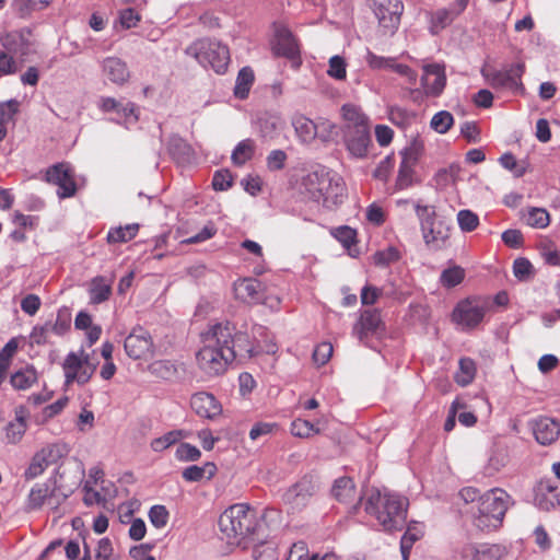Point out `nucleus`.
<instances>
[{
    "label": "nucleus",
    "instance_id": "obj_1",
    "mask_svg": "<svg viewBox=\"0 0 560 560\" xmlns=\"http://www.w3.org/2000/svg\"><path fill=\"white\" fill-rule=\"evenodd\" d=\"M202 347L196 353L199 370L209 377L223 374L235 360L255 355L246 325L240 329L231 322L217 323L201 335Z\"/></svg>",
    "mask_w": 560,
    "mask_h": 560
},
{
    "label": "nucleus",
    "instance_id": "obj_2",
    "mask_svg": "<svg viewBox=\"0 0 560 560\" xmlns=\"http://www.w3.org/2000/svg\"><path fill=\"white\" fill-rule=\"evenodd\" d=\"M408 499L386 488H371L365 493L364 511L385 532L401 530L407 521Z\"/></svg>",
    "mask_w": 560,
    "mask_h": 560
},
{
    "label": "nucleus",
    "instance_id": "obj_3",
    "mask_svg": "<svg viewBox=\"0 0 560 560\" xmlns=\"http://www.w3.org/2000/svg\"><path fill=\"white\" fill-rule=\"evenodd\" d=\"M513 504L511 495L501 488L486 491L479 498V504L471 505L472 525L481 532H491L502 525L505 513Z\"/></svg>",
    "mask_w": 560,
    "mask_h": 560
},
{
    "label": "nucleus",
    "instance_id": "obj_4",
    "mask_svg": "<svg viewBox=\"0 0 560 560\" xmlns=\"http://www.w3.org/2000/svg\"><path fill=\"white\" fill-rule=\"evenodd\" d=\"M259 522L254 509L245 503L228 508L219 517L220 530L226 536L230 544L246 547V539L255 535Z\"/></svg>",
    "mask_w": 560,
    "mask_h": 560
},
{
    "label": "nucleus",
    "instance_id": "obj_5",
    "mask_svg": "<svg viewBox=\"0 0 560 560\" xmlns=\"http://www.w3.org/2000/svg\"><path fill=\"white\" fill-rule=\"evenodd\" d=\"M304 186L312 200L328 209L342 201L346 190L341 177L325 167L310 173Z\"/></svg>",
    "mask_w": 560,
    "mask_h": 560
},
{
    "label": "nucleus",
    "instance_id": "obj_6",
    "mask_svg": "<svg viewBox=\"0 0 560 560\" xmlns=\"http://www.w3.org/2000/svg\"><path fill=\"white\" fill-rule=\"evenodd\" d=\"M185 52L195 58L202 67H210L220 74L225 72L230 61L228 46L211 38L197 39L186 48Z\"/></svg>",
    "mask_w": 560,
    "mask_h": 560
},
{
    "label": "nucleus",
    "instance_id": "obj_7",
    "mask_svg": "<svg viewBox=\"0 0 560 560\" xmlns=\"http://www.w3.org/2000/svg\"><path fill=\"white\" fill-rule=\"evenodd\" d=\"M419 219L420 230L425 245L432 250H440L446 246L450 238V228L438 221L434 206L415 205Z\"/></svg>",
    "mask_w": 560,
    "mask_h": 560
},
{
    "label": "nucleus",
    "instance_id": "obj_8",
    "mask_svg": "<svg viewBox=\"0 0 560 560\" xmlns=\"http://www.w3.org/2000/svg\"><path fill=\"white\" fill-rule=\"evenodd\" d=\"M423 153V142L413 139L401 152V162L396 179V187L399 190L406 189L416 182L415 168Z\"/></svg>",
    "mask_w": 560,
    "mask_h": 560
},
{
    "label": "nucleus",
    "instance_id": "obj_9",
    "mask_svg": "<svg viewBox=\"0 0 560 560\" xmlns=\"http://www.w3.org/2000/svg\"><path fill=\"white\" fill-rule=\"evenodd\" d=\"M70 311L68 308H60L54 322L47 320L43 325L33 327L30 335L31 342L37 346L51 343V336H63L70 329Z\"/></svg>",
    "mask_w": 560,
    "mask_h": 560
},
{
    "label": "nucleus",
    "instance_id": "obj_10",
    "mask_svg": "<svg viewBox=\"0 0 560 560\" xmlns=\"http://www.w3.org/2000/svg\"><path fill=\"white\" fill-rule=\"evenodd\" d=\"M45 180L58 187L59 199L71 198L77 194L75 173L69 163L61 162L49 166L45 173Z\"/></svg>",
    "mask_w": 560,
    "mask_h": 560
},
{
    "label": "nucleus",
    "instance_id": "obj_11",
    "mask_svg": "<svg viewBox=\"0 0 560 560\" xmlns=\"http://www.w3.org/2000/svg\"><path fill=\"white\" fill-rule=\"evenodd\" d=\"M524 71L525 65L523 62H516L502 70L483 67L481 69V75L494 89L517 91L523 89L521 78Z\"/></svg>",
    "mask_w": 560,
    "mask_h": 560
},
{
    "label": "nucleus",
    "instance_id": "obj_12",
    "mask_svg": "<svg viewBox=\"0 0 560 560\" xmlns=\"http://www.w3.org/2000/svg\"><path fill=\"white\" fill-rule=\"evenodd\" d=\"M487 304L478 298H468L459 301L453 313L452 320L462 329H472L483 319Z\"/></svg>",
    "mask_w": 560,
    "mask_h": 560
},
{
    "label": "nucleus",
    "instance_id": "obj_13",
    "mask_svg": "<svg viewBox=\"0 0 560 560\" xmlns=\"http://www.w3.org/2000/svg\"><path fill=\"white\" fill-rule=\"evenodd\" d=\"M62 369L67 384L72 382L85 384L95 371V366L89 361V354H85L83 350L80 351V354L75 352L68 353Z\"/></svg>",
    "mask_w": 560,
    "mask_h": 560
},
{
    "label": "nucleus",
    "instance_id": "obj_14",
    "mask_svg": "<svg viewBox=\"0 0 560 560\" xmlns=\"http://www.w3.org/2000/svg\"><path fill=\"white\" fill-rule=\"evenodd\" d=\"M402 11L400 0H380L375 3L374 13L385 34L392 35L397 31Z\"/></svg>",
    "mask_w": 560,
    "mask_h": 560
},
{
    "label": "nucleus",
    "instance_id": "obj_15",
    "mask_svg": "<svg viewBox=\"0 0 560 560\" xmlns=\"http://www.w3.org/2000/svg\"><path fill=\"white\" fill-rule=\"evenodd\" d=\"M315 492L316 485L311 477L305 476L284 492L283 501L292 511H300L308 504Z\"/></svg>",
    "mask_w": 560,
    "mask_h": 560
},
{
    "label": "nucleus",
    "instance_id": "obj_16",
    "mask_svg": "<svg viewBox=\"0 0 560 560\" xmlns=\"http://www.w3.org/2000/svg\"><path fill=\"white\" fill-rule=\"evenodd\" d=\"M98 108L104 113H116L118 116L117 122H121L126 127L139 120L138 107L132 102L122 103L114 97H101Z\"/></svg>",
    "mask_w": 560,
    "mask_h": 560
},
{
    "label": "nucleus",
    "instance_id": "obj_17",
    "mask_svg": "<svg viewBox=\"0 0 560 560\" xmlns=\"http://www.w3.org/2000/svg\"><path fill=\"white\" fill-rule=\"evenodd\" d=\"M125 351L131 359H144L152 353L153 342L143 328H135L125 339Z\"/></svg>",
    "mask_w": 560,
    "mask_h": 560
},
{
    "label": "nucleus",
    "instance_id": "obj_18",
    "mask_svg": "<svg viewBox=\"0 0 560 560\" xmlns=\"http://www.w3.org/2000/svg\"><path fill=\"white\" fill-rule=\"evenodd\" d=\"M273 51L277 56L288 58L292 67L298 69L301 65L300 48L292 33L287 28L277 31Z\"/></svg>",
    "mask_w": 560,
    "mask_h": 560
},
{
    "label": "nucleus",
    "instance_id": "obj_19",
    "mask_svg": "<svg viewBox=\"0 0 560 560\" xmlns=\"http://www.w3.org/2000/svg\"><path fill=\"white\" fill-rule=\"evenodd\" d=\"M103 75L113 84L121 86L130 79V70L126 61L116 56H108L100 61Z\"/></svg>",
    "mask_w": 560,
    "mask_h": 560
},
{
    "label": "nucleus",
    "instance_id": "obj_20",
    "mask_svg": "<svg viewBox=\"0 0 560 560\" xmlns=\"http://www.w3.org/2000/svg\"><path fill=\"white\" fill-rule=\"evenodd\" d=\"M421 84L425 95L439 96L446 84L444 67L438 63L424 66Z\"/></svg>",
    "mask_w": 560,
    "mask_h": 560
},
{
    "label": "nucleus",
    "instance_id": "obj_21",
    "mask_svg": "<svg viewBox=\"0 0 560 560\" xmlns=\"http://www.w3.org/2000/svg\"><path fill=\"white\" fill-rule=\"evenodd\" d=\"M381 331H383V323L380 313L376 310H366L361 313L352 334L364 342L368 337L378 335Z\"/></svg>",
    "mask_w": 560,
    "mask_h": 560
},
{
    "label": "nucleus",
    "instance_id": "obj_22",
    "mask_svg": "<svg viewBox=\"0 0 560 560\" xmlns=\"http://www.w3.org/2000/svg\"><path fill=\"white\" fill-rule=\"evenodd\" d=\"M345 143L352 156L358 159L364 158L371 143L370 127L346 130Z\"/></svg>",
    "mask_w": 560,
    "mask_h": 560
},
{
    "label": "nucleus",
    "instance_id": "obj_23",
    "mask_svg": "<svg viewBox=\"0 0 560 560\" xmlns=\"http://www.w3.org/2000/svg\"><path fill=\"white\" fill-rule=\"evenodd\" d=\"M191 409L206 419H213L222 412V407L215 397L207 392H199L190 398Z\"/></svg>",
    "mask_w": 560,
    "mask_h": 560
},
{
    "label": "nucleus",
    "instance_id": "obj_24",
    "mask_svg": "<svg viewBox=\"0 0 560 560\" xmlns=\"http://www.w3.org/2000/svg\"><path fill=\"white\" fill-rule=\"evenodd\" d=\"M235 298L247 304H258L261 302V283L252 278H245L234 283Z\"/></svg>",
    "mask_w": 560,
    "mask_h": 560
},
{
    "label": "nucleus",
    "instance_id": "obj_25",
    "mask_svg": "<svg viewBox=\"0 0 560 560\" xmlns=\"http://www.w3.org/2000/svg\"><path fill=\"white\" fill-rule=\"evenodd\" d=\"M533 432L539 444L549 445L558 439L560 434V424L555 419L540 417L535 420Z\"/></svg>",
    "mask_w": 560,
    "mask_h": 560
},
{
    "label": "nucleus",
    "instance_id": "obj_26",
    "mask_svg": "<svg viewBox=\"0 0 560 560\" xmlns=\"http://www.w3.org/2000/svg\"><path fill=\"white\" fill-rule=\"evenodd\" d=\"M27 415L24 408L20 407L15 410V418L5 427V441L9 444H18L24 436L27 423Z\"/></svg>",
    "mask_w": 560,
    "mask_h": 560
},
{
    "label": "nucleus",
    "instance_id": "obj_27",
    "mask_svg": "<svg viewBox=\"0 0 560 560\" xmlns=\"http://www.w3.org/2000/svg\"><path fill=\"white\" fill-rule=\"evenodd\" d=\"M535 505L542 511H550L560 504L558 489L549 483H540L535 491Z\"/></svg>",
    "mask_w": 560,
    "mask_h": 560
},
{
    "label": "nucleus",
    "instance_id": "obj_28",
    "mask_svg": "<svg viewBox=\"0 0 560 560\" xmlns=\"http://www.w3.org/2000/svg\"><path fill=\"white\" fill-rule=\"evenodd\" d=\"M342 117L346 121V130L361 129V127H370L368 116L362 109L353 104H345L341 107Z\"/></svg>",
    "mask_w": 560,
    "mask_h": 560
},
{
    "label": "nucleus",
    "instance_id": "obj_29",
    "mask_svg": "<svg viewBox=\"0 0 560 560\" xmlns=\"http://www.w3.org/2000/svg\"><path fill=\"white\" fill-rule=\"evenodd\" d=\"M112 284L103 276L94 277L89 287L90 303L101 304L109 299Z\"/></svg>",
    "mask_w": 560,
    "mask_h": 560
},
{
    "label": "nucleus",
    "instance_id": "obj_30",
    "mask_svg": "<svg viewBox=\"0 0 560 560\" xmlns=\"http://www.w3.org/2000/svg\"><path fill=\"white\" fill-rule=\"evenodd\" d=\"M55 480H47L46 482L36 483L30 491L28 494V508L31 510H38L46 506L47 499L50 494Z\"/></svg>",
    "mask_w": 560,
    "mask_h": 560
},
{
    "label": "nucleus",
    "instance_id": "obj_31",
    "mask_svg": "<svg viewBox=\"0 0 560 560\" xmlns=\"http://www.w3.org/2000/svg\"><path fill=\"white\" fill-rule=\"evenodd\" d=\"M332 495L340 502L349 503L355 499V486L351 478H338L331 489Z\"/></svg>",
    "mask_w": 560,
    "mask_h": 560
},
{
    "label": "nucleus",
    "instance_id": "obj_32",
    "mask_svg": "<svg viewBox=\"0 0 560 560\" xmlns=\"http://www.w3.org/2000/svg\"><path fill=\"white\" fill-rule=\"evenodd\" d=\"M293 127L300 140L310 143L316 138L317 127L313 120L305 116H298L293 119Z\"/></svg>",
    "mask_w": 560,
    "mask_h": 560
},
{
    "label": "nucleus",
    "instance_id": "obj_33",
    "mask_svg": "<svg viewBox=\"0 0 560 560\" xmlns=\"http://www.w3.org/2000/svg\"><path fill=\"white\" fill-rule=\"evenodd\" d=\"M477 368L476 363L470 358H462L458 362V370L456 371L454 378L459 386L469 385L476 376Z\"/></svg>",
    "mask_w": 560,
    "mask_h": 560
},
{
    "label": "nucleus",
    "instance_id": "obj_34",
    "mask_svg": "<svg viewBox=\"0 0 560 560\" xmlns=\"http://www.w3.org/2000/svg\"><path fill=\"white\" fill-rule=\"evenodd\" d=\"M217 467L213 463H206L203 466L191 465L183 470V478L186 481L197 482L203 479H210L214 476Z\"/></svg>",
    "mask_w": 560,
    "mask_h": 560
},
{
    "label": "nucleus",
    "instance_id": "obj_35",
    "mask_svg": "<svg viewBox=\"0 0 560 560\" xmlns=\"http://www.w3.org/2000/svg\"><path fill=\"white\" fill-rule=\"evenodd\" d=\"M254 71L249 67H244L240 70L235 86H234V95L241 100L247 97L249 90L254 83Z\"/></svg>",
    "mask_w": 560,
    "mask_h": 560
},
{
    "label": "nucleus",
    "instance_id": "obj_36",
    "mask_svg": "<svg viewBox=\"0 0 560 560\" xmlns=\"http://www.w3.org/2000/svg\"><path fill=\"white\" fill-rule=\"evenodd\" d=\"M138 231L139 225L136 223L112 228L107 233V242L109 244L127 243L136 237Z\"/></svg>",
    "mask_w": 560,
    "mask_h": 560
},
{
    "label": "nucleus",
    "instance_id": "obj_37",
    "mask_svg": "<svg viewBox=\"0 0 560 560\" xmlns=\"http://www.w3.org/2000/svg\"><path fill=\"white\" fill-rule=\"evenodd\" d=\"M37 381V373L33 366L16 371L11 376V384L16 389H27Z\"/></svg>",
    "mask_w": 560,
    "mask_h": 560
},
{
    "label": "nucleus",
    "instance_id": "obj_38",
    "mask_svg": "<svg viewBox=\"0 0 560 560\" xmlns=\"http://www.w3.org/2000/svg\"><path fill=\"white\" fill-rule=\"evenodd\" d=\"M255 152V143L252 139L242 140L233 150L231 159L233 164L241 166L249 161Z\"/></svg>",
    "mask_w": 560,
    "mask_h": 560
},
{
    "label": "nucleus",
    "instance_id": "obj_39",
    "mask_svg": "<svg viewBox=\"0 0 560 560\" xmlns=\"http://www.w3.org/2000/svg\"><path fill=\"white\" fill-rule=\"evenodd\" d=\"M456 18L457 16L454 14V12L451 10V8H447V9L443 8V9L436 10L431 15V20H430L431 33L438 34L441 30L448 26Z\"/></svg>",
    "mask_w": 560,
    "mask_h": 560
},
{
    "label": "nucleus",
    "instance_id": "obj_40",
    "mask_svg": "<svg viewBox=\"0 0 560 560\" xmlns=\"http://www.w3.org/2000/svg\"><path fill=\"white\" fill-rule=\"evenodd\" d=\"M38 453L45 457L48 465L57 464L61 458L68 455L69 448L63 443H52L44 446Z\"/></svg>",
    "mask_w": 560,
    "mask_h": 560
},
{
    "label": "nucleus",
    "instance_id": "obj_41",
    "mask_svg": "<svg viewBox=\"0 0 560 560\" xmlns=\"http://www.w3.org/2000/svg\"><path fill=\"white\" fill-rule=\"evenodd\" d=\"M170 154L177 162H185L189 159L191 149L185 140L179 137H172L167 145Z\"/></svg>",
    "mask_w": 560,
    "mask_h": 560
},
{
    "label": "nucleus",
    "instance_id": "obj_42",
    "mask_svg": "<svg viewBox=\"0 0 560 560\" xmlns=\"http://www.w3.org/2000/svg\"><path fill=\"white\" fill-rule=\"evenodd\" d=\"M464 278L465 270L459 266H452L442 271L440 282L444 288L451 289L460 284Z\"/></svg>",
    "mask_w": 560,
    "mask_h": 560
},
{
    "label": "nucleus",
    "instance_id": "obj_43",
    "mask_svg": "<svg viewBox=\"0 0 560 560\" xmlns=\"http://www.w3.org/2000/svg\"><path fill=\"white\" fill-rule=\"evenodd\" d=\"M527 225L544 229L549 225V212L544 208H530L525 217Z\"/></svg>",
    "mask_w": 560,
    "mask_h": 560
},
{
    "label": "nucleus",
    "instance_id": "obj_44",
    "mask_svg": "<svg viewBox=\"0 0 560 560\" xmlns=\"http://www.w3.org/2000/svg\"><path fill=\"white\" fill-rule=\"evenodd\" d=\"M184 438L183 431L180 430H174L165 433L164 435L153 439L151 441V448L154 452H163L164 450L168 448L176 442H178L180 439Z\"/></svg>",
    "mask_w": 560,
    "mask_h": 560
},
{
    "label": "nucleus",
    "instance_id": "obj_45",
    "mask_svg": "<svg viewBox=\"0 0 560 560\" xmlns=\"http://www.w3.org/2000/svg\"><path fill=\"white\" fill-rule=\"evenodd\" d=\"M454 124L453 115L447 110L436 113L430 122L431 128L439 133H446Z\"/></svg>",
    "mask_w": 560,
    "mask_h": 560
},
{
    "label": "nucleus",
    "instance_id": "obj_46",
    "mask_svg": "<svg viewBox=\"0 0 560 560\" xmlns=\"http://www.w3.org/2000/svg\"><path fill=\"white\" fill-rule=\"evenodd\" d=\"M48 467L49 465L45 460V457L36 452L32 457L28 467L25 469L24 477L27 480L35 479L40 476Z\"/></svg>",
    "mask_w": 560,
    "mask_h": 560
},
{
    "label": "nucleus",
    "instance_id": "obj_47",
    "mask_svg": "<svg viewBox=\"0 0 560 560\" xmlns=\"http://www.w3.org/2000/svg\"><path fill=\"white\" fill-rule=\"evenodd\" d=\"M51 0H14L13 5L21 16H26L33 11L45 9Z\"/></svg>",
    "mask_w": 560,
    "mask_h": 560
},
{
    "label": "nucleus",
    "instance_id": "obj_48",
    "mask_svg": "<svg viewBox=\"0 0 560 560\" xmlns=\"http://www.w3.org/2000/svg\"><path fill=\"white\" fill-rule=\"evenodd\" d=\"M457 223L463 232L468 233L475 231L478 228L479 218L471 210L464 209L459 210L457 213Z\"/></svg>",
    "mask_w": 560,
    "mask_h": 560
},
{
    "label": "nucleus",
    "instance_id": "obj_49",
    "mask_svg": "<svg viewBox=\"0 0 560 560\" xmlns=\"http://www.w3.org/2000/svg\"><path fill=\"white\" fill-rule=\"evenodd\" d=\"M291 433L299 438H310L319 433V429L308 420L295 419L291 423Z\"/></svg>",
    "mask_w": 560,
    "mask_h": 560
},
{
    "label": "nucleus",
    "instance_id": "obj_50",
    "mask_svg": "<svg viewBox=\"0 0 560 560\" xmlns=\"http://www.w3.org/2000/svg\"><path fill=\"white\" fill-rule=\"evenodd\" d=\"M20 108V102L16 100H9L0 103V121L7 127L14 122V117Z\"/></svg>",
    "mask_w": 560,
    "mask_h": 560
},
{
    "label": "nucleus",
    "instance_id": "obj_51",
    "mask_svg": "<svg viewBox=\"0 0 560 560\" xmlns=\"http://www.w3.org/2000/svg\"><path fill=\"white\" fill-rule=\"evenodd\" d=\"M513 273L521 281H527L534 276V267L526 258H517L513 262Z\"/></svg>",
    "mask_w": 560,
    "mask_h": 560
},
{
    "label": "nucleus",
    "instance_id": "obj_52",
    "mask_svg": "<svg viewBox=\"0 0 560 560\" xmlns=\"http://www.w3.org/2000/svg\"><path fill=\"white\" fill-rule=\"evenodd\" d=\"M175 456L180 462H195L201 456V452L195 445L182 443L176 448Z\"/></svg>",
    "mask_w": 560,
    "mask_h": 560
},
{
    "label": "nucleus",
    "instance_id": "obj_53",
    "mask_svg": "<svg viewBox=\"0 0 560 560\" xmlns=\"http://www.w3.org/2000/svg\"><path fill=\"white\" fill-rule=\"evenodd\" d=\"M332 235L343 247L349 249L355 243L357 232L354 229L343 225L335 229Z\"/></svg>",
    "mask_w": 560,
    "mask_h": 560
},
{
    "label": "nucleus",
    "instance_id": "obj_54",
    "mask_svg": "<svg viewBox=\"0 0 560 560\" xmlns=\"http://www.w3.org/2000/svg\"><path fill=\"white\" fill-rule=\"evenodd\" d=\"M399 257L400 256L397 248L389 246L384 250L376 252L373 255V260L375 265L385 267L390 265L392 262L397 261Z\"/></svg>",
    "mask_w": 560,
    "mask_h": 560
},
{
    "label": "nucleus",
    "instance_id": "obj_55",
    "mask_svg": "<svg viewBox=\"0 0 560 560\" xmlns=\"http://www.w3.org/2000/svg\"><path fill=\"white\" fill-rule=\"evenodd\" d=\"M395 59L396 58L393 57L377 56L370 50H368L365 56V61L368 66L374 70L390 69L392 66L394 65Z\"/></svg>",
    "mask_w": 560,
    "mask_h": 560
},
{
    "label": "nucleus",
    "instance_id": "obj_56",
    "mask_svg": "<svg viewBox=\"0 0 560 560\" xmlns=\"http://www.w3.org/2000/svg\"><path fill=\"white\" fill-rule=\"evenodd\" d=\"M329 77L343 80L347 75L346 61L342 57L336 55L329 59V68L327 70Z\"/></svg>",
    "mask_w": 560,
    "mask_h": 560
},
{
    "label": "nucleus",
    "instance_id": "obj_57",
    "mask_svg": "<svg viewBox=\"0 0 560 560\" xmlns=\"http://www.w3.org/2000/svg\"><path fill=\"white\" fill-rule=\"evenodd\" d=\"M95 560H119V556L114 553L112 541L108 538H102L98 541Z\"/></svg>",
    "mask_w": 560,
    "mask_h": 560
},
{
    "label": "nucleus",
    "instance_id": "obj_58",
    "mask_svg": "<svg viewBox=\"0 0 560 560\" xmlns=\"http://www.w3.org/2000/svg\"><path fill=\"white\" fill-rule=\"evenodd\" d=\"M149 518L153 526L162 528L167 524L168 511L164 505H154L150 509Z\"/></svg>",
    "mask_w": 560,
    "mask_h": 560
},
{
    "label": "nucleus",
    "instance_id": "obj_59",
    "mask_svg": "<svg viewBox=\"0 0 560 560\" xmlns=\"http://www.w3.org/2000/svg\"><path fill=\"white\" fill-rule=\"evenodd\" d=\"M314 555H310L307 545L304 541H298L292 545L285 560H313Z\"/></svg>",
    "mask_w": 560,
    "mask_h": 560
},
{
    "label": "nucleus",
    "instance_id": "obj_60",
    "mask_svg": "<svg viewBox=\"0 0 560 560\" xmlns=\"http://www.w3.org/2000/svg\"><path fill=\"white\" fill-rule=\"evenodd\" d=\"M288 159L287 153L283 150H272L267 156V167L270 171H280L284 167Z\"/></svg>",
    "mask_w": 560,
    "mask_h": 560
},
{
    "label": "nucleus",
    "instance_id": "obj_61",
    "mask_svg": "<svg viewBox=\"0 0 560 560\" xmlns=\"http://www.w3.org/2000/svg\"><path fill=\"white\" fill-rule=\"evenodd\" d=\"M40 305V298L32 293L25 295L21 301V310L30 316H34L39 311Z\"/></svg>",
    "mask_w": 560,
    "mask_h": 560
},
{
    "label": "nucleus",
    "instance_id": "obj_62",
    "mask_svg": "<svg viewBox=\"0 0 560 560\" xmlns=\"http://www.w3.org/2000/svg\"><path fill=\"white\" fill-rule=\"evenodd\" d=\"M332 345L330 342L319 343L313 352L314 362L318 365L326 364L332 354Z\"/></svg>",
    "mask_w": 560,
    "mask_h": 560
},
{
    "label": "nucleus",
    "instance_id": "obj_63",
    "mask_svg": "<svg viewBox=\"0 0 560 560\" xmlns=\"http://www.w3.org/2000/svg\"><path fill=\"white\" fill-rule=\"evenodd\" d=\"M67 494L54 482L50 494L47 499L46 508L50 511H56L66 501Z\"/></svg>",
    "mask_w": 560,
    "mask_h": 560
},
{
    "label": "nucleus",
    "instance_id": "obj_64",
    "mask_svg": "<svg viewBox=\"0 0 560 560\" xmlns=\"http://www.w3.org/2000/svg\"><path fill=\"white\" fill-rule=\"evenodd\" d=\"M232 175L229 171H218L214 173L212 178V186L214 190H226L232 186Z\"/></svg>",
    "mask_w": 560,
    "mask_h": 560
}]
</instances>
